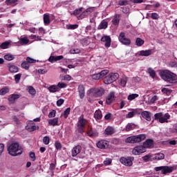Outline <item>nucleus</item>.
<instances>
[{
  "instance_id": "nucleus-60",
  "label": "nucleus",
  "mask_w": 177,
  "mask_h": 177,
  "mask_svg": "<svg viewBox=\"0 0 177 177\" xmlns=\"http://www.w3.org/2000/svg\"><path fill=\"white\" fill-rule=\"evenodd\" d=\"M160 16L158 15V14L153 12L151 14V18L153 20H157V19H159Z\"/></svg>"
},
{
  "instance_id": "nucleus-28",
  "label": "nucleus",
  "mask_w": 177,
  "mask_h": 177,
  "mask_svg": "<svg viewBox=\"0 0 177 177\" xmlns=\"http://www.w3.org/2000/svg\"><path fill=\"white\" fill-rule=\"evenodd\" d=\"M19 42L21 45H27V44L30 42V39H28V37H21L19 39Z\"/></svg>"
},
{
  "instance_id": "nucleus-39",
  "label": "nucleus",
  "mask_w": 177,
  "mask_h": 177,
  "mask_svg": "<svg viewBox=\"0 0 177 177\" xmlns=\"http://www.w3.org/2000/svg\"><path fill=\"white\" fill-rule=\"evenodd\" d=\"M4 59L5 60H8V62H10L12 60H14L15 56L10 54H6V55H4Z\"/></svg>"
},
{
  "instance_id": "nucleus-44",
  "label": "nucleus",
  "mask_w": 177,
  "mask_h": 177,
  "mask_svg": "<svg viewBox=\"0 0 177 177\" xmlns=\"http://www.w3.org/2000/svg\"><path fill=\"white\" fill-rule=\"evenodd\" d=\"M15 81L16 84H19L20 82V80L21 78V73L17 74L14 76Z\"/></svg>"
},
{
  "instance_id": "nucleus-45",
  "label": "nucleus",
  "mask_w": 177,
  "mask_h": 177,
  "mask_svg": "<svg viewBox=\"0 0 177 177\" xmlns=\"http://www.w3.org/2000/svg\"><path fill=\"white\" fill-rule=\"evenodd\" d=\"M16 2H19V0H6L5 3L7 6H9L13 5V3H16Z\"/></svg>"
},
{
  "instance_id": "nucleus-64",
  "label": "nucleus",
  "mask_w": 177,
  "mask_h": 177,
  "mask_svg": "<svg viewBox=\"0 0 177 177\" xmlns=\"http://www.w3.org/2000/svg\"><path fill=\"white\" fill-rule=\"evenodd\" d=\"M80 53V50L78 49H71L70 50V53L71 55H75V53Z\"/></svg>"
},
{
  "instance_id": "nucleus-59",
  "label": "nucleus",
  "mask_w": 177,
  "mask_h": 177,
  "mask_svg": "<svg viewBox=\"0 0 177 177\" xmlns=\"http://www.w3.org/2000/svg\"><path fill=\"white\" fill-rule=\"evenodd\" d=\"M55 148L57 150H61L62 149V144L59 142H56L55 144Z\"/></svg>"
},
{
  "instance_id": "nucleus-11",
  "label": "nucleus",
  "mask_w": 177,
  "mask_h": 177,
  "mask_svg": "<svg viewBox=\"0 0 177 177\" xmlns=\"http://www.w3.org/2000/svg\"><path fill=\"white\" fill-rule=\"evenodd\" d=\"M115 100V92H111L106 98V104H111Z\"/></svg>"
},
{
  "instance_id": "nucleus-1",
  "label": "nucleus",
  "mask_w": 177,
  "mask_h": 177,
  "mask_svg": "<svg viewBox=\"0 0 177 177\" xmlns=\"http://www.w3.org/2000/svg\"><path fill=\"white\" fill-rule=\"evenodd\" d=\"M160 75L164 81L169 82L170 84H177L176 74L168 70H163L160 72Z\"/></svg>"
},
{
  "instance_id": "nucleus-31",
  "label": "nucleus",
  "mask_w": 177,
  "mask_h": 177,
  "mask_svg": "<svg viewBox=\"0 0 177 177\" xmlns=\"http://www.w3.org/2000/svg\"><path fill=\"white\" fill-rule=\"evenodd\" d=\"M26 129L29 132H34V131L37 130V126L32 124L28 125L27 127H26Z\"/></svg>"
},
{
  "instance_id": "nucleus-6",
  "label": "nucleus",
  "mask_w": 177,
  "mask_h": 177,
  "mask_svg": "<svg viewBox=\"0 0 177 177\" xmlns=\"http://www.w3.org/2000/svg\"><path fill=\"white\" fill-rule=\"evenodd\" d=\"M174 169V167L169 166H161L155 167V171H156V172H158V171H162V174L164 175H166V174H171Z\"/></svg>"
},
{
  "instance_id": "nucleus-2",
  "label": "nucleus",
  "mask_w": 177,
  "mask_h": 177,
  "mask_svg": "<svg viewBox=\"0 0 177 177\" xmlns=\"http://www.w3.org/2000/svg\"><path fill=\"white\" fill-rule=\"evenodd\" d=\"M8 154L12 157H17V156H21L23 154V150L18 142H12L7 149Z\"/></svg>"
},
{
  "instance_id": "nucleus-23",
  "label": "nucleus",
  "mask_w": 177,
  "mask_h": 177,
  "mask_svg": "<svg viewBox=\"0 0 177 177\" xmlns=\"http://www.w3.org/2000/svg\"><path fill=\"white\" fill-rule=\"evenodd\" d=\"M47 89H48L49 92H50L51 93H55V92H59V91H60L57 85H51L48 87Z\"/></svg>"
},
{
  "instance_id": "nucleus-42",
  "label": "nucleus",
  "mask_w": 177,
  "mask_h": 177,
  "mask_svg": "<svg viewBox=\"0 0 177 177\" xmlns=\"http://www.w3.org/2000/svg\"><path fill=\"white\" fill-rule=\"evenodd\" d=\"M112 23L114 26H118V24L120 23V17L115 16L112 20Z\"/></svg>"
},
{
  "instance_id": "nucleus-17",
  "label": "nucleus",
  "mask_w": 177,
  "mask_h": 177,
  "mask_svg": "<svg viewBox=\"0 0 177 177\" xmlns=\"http://www.w3.org/2000/svg\"><path fill=\"white\" fill-rule=\"evenodd\" d=\"M153 54L152 50H140L138 52V56H145L147 57V56H151Z\"/></svg>"
},
{
  "instance_id": "nucleus-41",
  "label": "nucleus",
  "mask_w": 177,
  "mask_h": 177,
  "mask_svg": "<svg viewBox=\"0 0 177 177\" xmlns=\"http://www.w3.org/2000/svg\"><path fill=\"white\" fill-rule=\"evenodd\" d=\"M136 97H139V94H131L128 96L127 99L131 102L132 100H134V99H136Z\"/></svg>"
},
{
  "instance_id": "nucleus-38",
  "label": "nucleus",
  "mask_w": 177,
  "mask_h": 177,
  "mask_svg": "<svg viewBox=\"0 0 177 177\" xmlns=\"http://www.w3.org/2000/svg\"><path fill=\"white\" fill-rule=\"evenodd\" d=\"M66 28L67 30H75L78 28V24H67Z\"/></svg>"
},
{
  "instance_id": "nucleus-5",
  "label": "nucleus",
  "mask_w": 177,
  "mask_h": 177,
  "mask_svg": "<svg viewBox=\"0 0 177 177\" xmlns=\"http://www.w3.org/2000/svg\"><path fill=\"white\" fill-rule=\"evenodd\" d=\"M120 75L118 73H110L108 76H106L104 80V84L106 85H110V84H113L114 81L118 80Z\"/></svg>"
},
{
  "instance_id": "nucleus-27",
  "label": "nucleus",
  "mask_w": 177,
  "mask_h": 177,
  "mask_svg": "<svg viewBox=\"0 0 177 177\" xmlns=\"http://www.w3.org/2000/svg\"><path fill=\"white\" fill-rule=\"evenodd\" d=\"M115 132V131L112 127H108L104 131L105 135H113Z\"/></svg>"
},
{
  "instance_id": "nucleus-26",
  "label": "nucleus",
  "mask_w": 177,
  "mask_h": 177,
  "mask_svg": "<svg viewBox=\"0 0 177 177\" xmlns=\"http://www.w3.org/2000/svg\"><path fill=\"white\" fill-rule=\"evenodd\" d=\"M142 117L147 120V121H151V117L149 111H144L142 113Z\"/></svg>"
},
{
  "instance_id": "nucleus-61",
  "label": "nucleus",
  "mask_w": 177,
  "mask_h": 177,
  "mask_svg": "<svg viewBox=\"0 0 177 177\" xmlns=\"http://www.w3.org/2000/svg\"><path fill=\"white\" fill-rule=\"evenodd\" d=\"M63 103H64V100L59 99L57 101V106H58V107H60V106H62V104H63Z\"/></svg>"
},
{
  "instance_id": "nucleus-56",
  "label": "nucleus",
  "mask_w": 177,
  "mask_h": 177,
  "mask_svg": "<svg viewBox=\"0 0 177 177\" xmlns=\"http://www.w3.org/2000/svg\"><path fill=\"white\" fill-rule=\"evenodd\" d=\"M82 8H80L79 9H76L73 11V15L75 16H78V15H80L81 13V12H82Z\"/></svg>"
},
{
  "instance_id": "nucleus-14",
  "label": "nucleus",
  "mask_w": 177,
  "mask_h": 177,
  "mask_svg": "<svg viewBox=\"0 0 177 177\" xmlns=\"http://www.w3.org/2000/svg\"><path fill=\"white\" fill-rule=\"evenodd\" d=\"M97 147L98 149H106L109 147V142L105 140H101L97 143Z\"/></svg>"
},
{
  "instance_id": "nucleus-19",
  "label": "nucleus",
  "mask_w": 177,
  "mask_h": 177,
  "mask_svg": "<svg viewBox=\"0 0 177 177\" xmlns=\"http://www.w3.org/2000/svg\"><path fill=\"white\" fill-rule=\"evenodd\" d=\"M87 135L90 136V138H97V136H99V133L97 131L91 129L87 131Z\"/></svg>"
},
{
  "instance_id": "nucleus-58",
  "label": "nucleus",
  "mask_w": 177,
  "mask_h": 177,
  "mask_svg": "<svg viewBox=\"0 0 177 177\" xmlns=\"http://www.w3.org/2000/svg\"><path fill=\"white\" fill-rule=\"evenodd\" d=\"M55 116H56V111L55 110L51 111L48 114L49 118H53V117H55Z\"/></svg>"
},
{
  "instance_id": "nucleus-16",
  "label": "nucleus",
  "mask_w": 177,
  "mask_h": 177,
  "mask_svg": "<svg viewBox=\"0 0 177 177\" xmlns=\"http://www.w3.org/2000/svg\"><path fill=\"white\" fill-rule=\"evenodd\" d=\"M78 92L80 99H84L85 97V87L84 85L80 84L78 86Z\"/></svg>"
},
{
  "instance_id": "nucleus-49",
  "label": "nucleus",
  "mask_w": 177,
  "mask_h": 177,
  "mask_svg": "<svg viewBox=\"0 0 177 177\" xmlns=\"http://www.w3.org/2000/svg\"><path fill=\"white\" fill-rule=\"evenodd\" d=\"M109 73V70H103L100 73V76L101 77V78H103L104 77H106V75H107Z\"/></svg>"
},
{
  "instance_id": "nucleus-46",
  "label": "nucleus",
  "mask_w": 177,
  "mask_h": 177,
  "mask_svg": "<svg viewBox=\"0 0 177 177\" xmlns=\"http://www.w3.org/2000/svg\"><path fill=\"white\" fill-rule=\"evenodd\" d=\"M148 73L152 78H154V77H156V71H154L153 68H148Z\"/></svg>"
},
{
  "instance_id": "nucleus-33",
  "label": "nucleus",
  "mask_w": 177,
  "mask_h": 177,
  "mask_svg": "<svg viewBox=\"0 0 177 177\" xmlns=\"http://www.w3.org/2000/svg\"><path fill=\"white\" fill-rule=\"evenodd\" d=\"M10 45V41H5V42H3L0 45V48H1V49H8V48H9Z\"/></svg>"
},
{
  "instance_id": "nucleus-37",
  "label": "nucleus",
  "mask_w": 177,
  "mask_h": 177,
  "mask_svg": "<svg viewBox=\"0 0 177 177\" xmlns=\"http://www.w3.org/2000/svg\"><path fill=\"white\" fill-rule=\"evenodd\" d=\"M21 66L25 70H28V68H30V64L27 61H24L21 63Z\"/></svg>"
},
{
  "instance_id": "nucleus-47",
  "label": "nucleus",
  "mask_w": 177,
  "mask_h": 177,
  "mask_svg": "<svg viewBox=\"0 0 177 177\" xmlns=\"http://www.w3.org/2000/svg\"><path fill=\"white\" fill-rule=\"evenodd\" d=\"M50 24V16L48 14L45 15V25H48Z\"/></svg>"
},
{
  "instance_id": "nucleus-18",
  "label": "nucleus",
  "mask_w": 177,
  "mask_h": 177,
  "mask_svg": "<svg viewBox=\"0 0 177 177\" xmlns=\"http://www.w3.org/2000/svg\"><path fill=\"white\" fill-rule=\"evenodd\" d=\"M63 55L50 56L48 59V62H50V63H55V62H59V60H63Z\"/></svg>"
},
{
  "instance_id": "nucleus-24",
  "label": "nucleus",
  "mask_w": 177,
  "mask_h": 177,
  "mask_svg": "<svg viewBox=\"0 0 177 177\" xmlns=\"http://www.w3.org/2000/svg\"><path fill=\"white\" fill-rule=\"evenodd\" d=\"M8 70L10 73H19V67L10 64H8Z\"/></svg>"
},
{
  "instance_id": "nucleus-36",
  "label": "nucleus",
  "mask_w": 177,
  "mask_h": 177,
  "mask_svg": "<svg viewBox=\"0 0 177 177\" xmlns=\"http://www.w3.org/2000/svg\"><path fill=\"white\" fill-rule=\"evenodd\" d=\"M6 93H9V88L8 87H4L0 90L1 96H4Z\"/></svg>"
},
{
  "instance_id": "nucleus-63",
  "label": "nucleus",
  "mask_w": 177,
  "mask_h": 177,
  "mask_svg": "<svg viewBox=\"0 0 177 177\" xmlns=\"http://www.w3.org/2000/svg\"><path fill=\"white\" fill-rule=\"evenodd\" d=\"M120 85L121 86H125L127 85V79H121L120 80Z\"/></svg>"
},
{
  "instance_id": "nucleus-50",
  "label": "nucleus",
  "mask_w": 177,
  "mask_h": 177,
  "mask_svg": "<svg viewBox=\"0 0 177 177\" xmlns=\"http://www.w3.org/2000/svg\"><path fill=\"white\" fill-rule=\"evenodd\" d=\"M28 92H29L30 95H32V96H34V95H35V93H37L35 91V88L32 86H29Z\"/></svg>"
},
{
  "instance_id": "nucleus-52",
  "label": "nucleus",
  "mask_w": 177,
  "mask_h": 177,
  "mask_svg": "<svg viewBox=\"0 0 177 177\" xmlns=\"http://www.w3.org/2000/svg\"><path fill=\"white\" fill-rule=\"evenodd\" d=\"M157 100H158V96L157 95H154L153 97H152L150 100H149V103L153 104V103H156V102H157Z\"/></svg>"
},
{
  "instance_id": "nucleus-21",
  "label": "nucleus",
  "mask_w": 177,
  "mask_h": 177,
  "mask_svg": "<svg viewBox=\"0 0 177 177\" xmlns=\"http://www.w3.org/2000/svg\"><path fill=\"white\" fill-rule=\"evenodd\" d=\"M19 97L20 95L19 94H11L8 97V102H10V103H15V101Z\"/></svg>"
},
{
  "instance_id": "nucleus-62",
  "label": "nucleus",
  "mask_w": 177,
  "mask_h": 177,
  "mask_svg": "<svg viewBox=\"0 0 177 177\" xmlns=\"http://www.w3.org/2000/svg\"><path fill=\"white\" fill-rule=\"evenodd\" d=\"M111 158H106L104 161V165H110V164H111Z\"/></svg>"
},
{
  "instance_id": "nucleus-54",
  "label": "nucleus",
  "mask_w": 177,
  "mask_h": 177,
  "mask_svg": "<svg viewBox=\"0 0 177 177\" xmlns=\"http://www.w3.org/2000/svg\"><path fill=\"white\" fill-rule=\"evenodd\" d=\"M162 92L163 93H166V95H171V93H172V90L164 88L162 89Z\"/></svg>"
},
{
  "instance_id": "nucleus-25",
  "label": "nucleus",
  "mask_w": 177,
  "mask_h": 177,
  "mask_svg": "<svg viewBox=\"0 0 177 177\" xmlns=\"http://www.w3.org/2000/svg\"><path fill=\"white\" fill-rule=\"evenodd\" d=\"M164 158H165V155H164V153H156L153 157V160H164Z\"/></svg>"
},
{
  "instance_id": "nucleus-48",
  "label": "nucleus",
  "mask_w": 177,
  "mask_h": 177,
  "mask_svg": "<svg viewBox=\"0 0 177 177\" xmlns=\"http://www.w3.org/2000/svg\"><path fill=\"white\" fill-rule=\"evenodd\" d=\"M57 86L59 88V89H62L63 88H67V84L64 82H59Z\"/></svg>"
},
{
  "instance_id": "nucleus-13",
  "label": "nucleus",
  "mask_w": 177,
  "mask_h": 177,
  "mask_svg": "<svg viewBox=\"0 0 177 177\" xmlns=\"http://www.w3.org/2000/svg\"><path fill=\"white\" fill-rule=\"evenodd\" d=\"M82 150V147L81 145H77L74 147L71 151L72 153V157H77L78 154L81 153V151Z\"/></svg>"
},
{
  "instance_id": "nucleus-20",
  "label": "nucleus",
  "mask_w": 177,
  "mask_h": 177,
  "mask_svg": "<svg viewBox=\"0 0 177 177\" xmlns=\"http://www.w3.org/2000/svg\"><path fill=\"white\" fill-rule=\"evenodd\" d=\"M48 124L50 125V127L59 126V118H55L48 120Z\"/></svg>"
},
{
  "instance_id": "nucleus-30",
  "label": "nucleus",
  "mask_w": 177,
  "mask_h": 177,
  "mask_svg": "<svg viewBox=\"0 0 177 177\" xmlns=\"http://www.w3.org/2000/svg\"><path fill=\"white\" fill-rule=\"evenodd\" d=\"M102 117H103L102 115V111L100 110L95 111L94 113V118L95 120H101Z\"/></svg>"
},
{
  "instance_id": "nucleus-3",
  "label": "nucleus",
  "mask_w": 177,
  "mask_h": 177,
  "mask_svg": "<svg viewBox=\"0 0 177 177\" xmlns=\"http://www.w3.org/2000/svg\"><path fill=\"white\" fill-rule=\"evenodd\" d=\"M146 139V134H140L137 136H130L125 140L126 143H140V142Z\"/></svg>"
},
{
  "instance_id": "nucleus-29",
  "label": "nucleus",
  "mask_w": 177,
  "mask_h": 177,
  "mask_svg": "<svg viewBox=\"0 0 177 177\" xmlns=\"http://www.w3.org/2000/svg\"><path fill=\"white\" fill-rule=\"evenodd\" d=\"M108 26L109 23L106 20H103L100 24V30H106Z\"/></svg>"
},
{
  "instance_id": "nucleus-35",
  "label": "nucleus",
  "mask_w": 177,
  "mask_h": 177,
  "mask_svg": "<svg viewBox=\"0 0 177 177\" xmlns=\"http://www.w3.org/2000/svg\"><path fill=\"white\" fill-rule=\"evenodd\" d=\"M145 44V40L138 37L136 39V44L137 45V46H142L143 44Z\"/></svg>"
},
{
  "instance_id": "nucleus-34",
  "label": "nucleus",
  "mask_w": 177,
  "mask_h": 177,
  "mask_svg": "<svg viewBox=\"0 0 177 177\" xmlns=\"http://www.w3.org/2000/svg\"><path fill=\"white\" fill-rule=\"evenodd\" d=\"M88 16V13L86 12V11L82 12L77 17L78 20H82V19H85V17H87Z\"/></svg>"
},
{
  "instance_id": "nucleus-57",
  "label": "nucleus",
  "mask_w": 177,
  "mask_h": 177,
  "mask_svg": "<svg viewBox=\"0 0 177 177\" xmlns=\"http://www.w3.org/2000/svg\"><path fill=\"white\" fill-rule=\"evenodd\" d=\"M29 157H30V158L31 159L32 161H35L36 160L35 153L30 151L29 153Z\"/></svg>"
},
{
  "instance_id": "nucleus-22",
  "label": "nucleus",
  "mask_w": 177,
  "mask_h": 177,
  "mask_svg": "<svg viewBox=\"0 0 177 177\" xmlns=\"http://www.w3.org/2000/svg\"><path fill=\"white\" fill-rule=\"evenodd\" d=\"M143 147H145V149H149L153 146V140L148 139L143 143Z\"/></svg>"
},
{
  "instance_id": "nucleus-40",
  "label": "nucleus",
  "mask_w": 177,
  "mask_h": 177,
  "mask_svg": "<svg viewBox=\"0 0 177 177\" xmlns=\"http://www.w3.org/2000/svg\"><path fill=\"white\" fill-rule=\"evenodd\" d=\"M12 120L13 122H15V124H16V125H20V124H21V122H20V120L18 119L17 116H16V115H12Z\"/></svg>"
},
{
  "instance_id": "nucleus-8",
  "label": "nucleus",
  "mask_w": 177,
  "mask_h": 177,
  "mask_svg": "<svg viewBox=\"0 0 177 177\" xmlns=\"http://www.w3.org/2000/svg\"><path fill=\"white\" fill-rule=\"evenodd\" d=\"M88 121L82 116H80L78 120L77 127H78V131L80 133H84V128H85V125H86V123Z\"/></svg>"
},
{
  "instance_id": "nucleus-12",
  "label": "nucleus",
  "mask_w": 177,
  "mask_h": 177,
  "mask_svg": "<svg viewBox=\"0 0 177 177\" xmlns=\"http://www.w3.org/2000/svg\"><path fill=\"white\" fill-rule=\"evenodd\" d=\"M91 93H93L94 96L96 97L99 96H102L104 93V89L102 88H92L91 89Z\"/></svg>"
},
{
  "instance_id": "nucleus-15",
  "label": "nucleus",
  "mask_w": 177,
  "mask_h": 177,
  "mask_svg": "<svg viewBox=\"0 0 177 177\" xmlns=\"http://www.w3.org/2000/svg\"><path fill=\"white\" fill-rule=\"evenodd\" d=\"M102 42H105L106 48H110L111 45V38L110 36H104L101 38Z\"/></svg>"
},
{
  "instance_id": "nucleus-43",
  "label": "nucleus",
  "mask_w": 177,
  "mask_h": 177,
  "mask_svg": "<svg viewBox=\"0 0 177 177\" xmlns=\"http://www.w3.org/2000/svg\"><path fill=\"white\" fill-rule=\"evenodd\" d=\"M135 128V124H132V123H129L127 126H126V131L127 132H129V131H132V129H133Z\"/></svg>"
},
{
  "instance_id": "nucleus-53",
  "label": "nucleus",
  "mask_w": 177,
  "mask_h": 177,
  "mask_svg": "<svg viewBox=\"0 0 177 177\" xmlns=\"http://www.w3.org/2000/svg\"><path fill=\"white\" fill-rule=\"evenodd\" d=\"M26 62H28V64H34V63H37V60L30 57H26Z\"/></svg>"
},
{
  "instance_id": "nucleus-51",
  "label": "nucleus",
  "mask_w": 177,
  "mask_h": 177,
  "mask_svg": "<svg viewBox=\"0 0 177 177\" xmlns=\"http://www.w3.org/2000/svg\"><path fill=\"white\" fill-rule=\"evenodd\" d=\"M70 111H71V108H67L64 111V112L63 113L64 118H67V117H68V115L70 114Z\"/></svg>"
},
{
  "instance_id": "nucleus-55",
  "label": "nucleus",
  "mask_w": 177,
  "mask_h": 177,
  "mask_svg": "<svg viewBox=\"0 0 177 177\" xmlns=\"http://www.w3.org/2000/svg\"><path fill=\"white\" fill-rule=\"evenodd\" d=\"M92 78L93 80H100L102 77H100V73H95V74H93L92 75Z\"/></svg>"
},
{
  "instance_id": "nucleus-7",
  "label": "nucleus",
  "mask_w": 177,
  "mask_h": 177,
  "mask_svg": "<svg viewBox=\"0 0 177 177\" xmlns=\"http://www.w3.org/2000/svg\"><path fill=\"white\" fill-rule=\"evenodd\" d=\"M118 39L122 45H125L126 46H129V45H131V39L127 38L124 32L120 33Z\"/></svg>"
},
{
  "instance_id": "nucleus-32",
  "label": "nucleus",
  "mask_w": 177,
  "mask_h": 177,
  "mask_svg": "<svg viewBox=\"0 0 177 177\" xmlns=\"http://www.w3.org/2000/svg\"><path fill=\"white\" fill-rule=\"evenodd\" d=\"M61 81H71L73 77L70 75H66L64 76H60Z\"/></svg>"
},
{
  "instance_id": "nucleus-4",
  "label": "nucleus",
  "mask_w": 177,
  "mask_h": 177,
  "mask_svg": "<svg viewBox=\"0 0 177 177\" xmlns=\"http://www.w3.org/2000/svg\"><path fill=\"white\" fill-rule=\"evenodd\" d=\"M171 118V115L169 113H158L154 115V120L156 121H158L160 124H164V123H168L169 120Z\"/></svg>"
},
{
  "instance_id": "nucleus-10",
  "label": "nucleus",
  "mask_w": 177,
  "mask_h": 177,
  "mask_svg": "<svg viewBox=\"0 0 177 177\" xmlns=\"http://www.w3.org/2000/svg\"><path fill=\"white\" fill-rule=\"evenodd\" d=\"M133 160V158L131 157H127V158H121L120 161L123 165H125L126 167H131Z\"/></svg>"
},
{
  "instance_id": "nucleus-9",
  "label": "nucleus",
  "mask_w": 177,
  "mask_h": 177,
  "mask_svg": "<svg viewBox=\"0 0 177 177\" xmlns=\"http://www.w3.org/2000/svg\"><path fill=\"white\" fill-rule=\"evenodd\" d=\"M146 149H145V147L143 145H139L135 147L132 150V154L134 156H140V154H142V153H145Z\"/></svg>"
}]
</instances>
